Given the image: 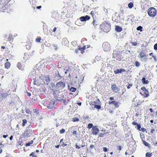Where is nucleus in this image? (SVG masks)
Returning <instances> with one entry per match:
<instances>
[{
	"label": "nucleus",
	"mask_w": 157,
	"mask_h": 157,
	"mask_svg": "<svg viewBox=\"0 0 157 157\" xmlns=\"http://www.w3.org/2000/svg\"><path fill=\"white\" fill-rule=\"evenodd\" d=\"M94 108L97 109H100L101 108V104L98 105H94Z\"/></svg>",
	"instance_id": "nucleus-27"
},
{
	"label": "nucleus",
	"mask_w": 157,
	"mask_h": 157,
	"mask_svg": "<svg viewBox=\"0 0 157 157\" xmlns=\"http://www.w3.org/2000/svg\"><path fill=\"white\" fill-rule=\"evenodd\" d=\"M94 146L93 145H91L90 146V148L91 149H93L94 148Z\"/></svg>",
	"instance_id": "nucleus-64"
},
{
	"label": "nucleus",
	"mask_w": 157,
	"mask_h": 157,
	"mask_svg": "<svg viewBox=\"0 0 157 157\" xmlns=\"http://www.w3.org/2000/svg\"><path fill=\"white\" fill-rule=\"evenodd\" d=\"M152 57L154 58V59L155 61H157V57L155 56L152 55Z\"/></svg>",
	"instance_id": "nucleus-57"
},
{
	"label": "nucleus",
	"mask_w": 157,
	"mask_h": 157,
	"mask_svg": "<svg viewBox=\"0 0 157 157\" xmlns=\"http://www.w3.org/2000/svg\"><path fill=\"white\" fill-rule=\"evenodd\" d=\"M71 44L72 45L75 46L76 45L77 43L76 41H73L71 42Z\"/></svg>",
	"instance_id": "nucleus-47"
},
{
	"label": "nucleus",
	"mask_w": 157,
	"mask_h": 157,
	"mask_svg": "<svg viewBox=\"0 0 157 157\" xmlns=\"http://www.w3.org/2000/svg\"><path fill=\"white\" fill-rule=\"evenodd\" d=\"M72 133L74 136H76L77 135V132L75 130H73Z\"/></svg>",
	"instance_id": "nucleus-52"
},
{
	"label": "nucleus",
	"mask_w": 157,
	"mask_h": 157,
	"mask_svg": "<svg viewBox=\"0 0 157 157\" xmlns=\"http://www.w3.org/2000/svg\"><path fill=\"white\" fill-rule=\"evenodd\" d=\"M142 82L143 84H147L148 83V81L147 80H146V79H142Z\"/></svg>",
	"instance_id": "nucleus-29"
},
{
	"label": "nucleus",
	"mask_w": 157,
	"mask_h": 157,
	"mask_svg": "<svg viewBox=\"0 0 157 157\" xmlns=\"http://www.w3.org/2000/svg\"><path fill=\"white\" fill-rule=\"evenodd\" d=\"M61 101H62L64 103L65 105H67V103H68V102L69 101V99H68L67 100V101H66L65 100V99H63V98L62 99V100H61Z\"/></svg>",
	"instance_id": "nucleus-36"
},
{
	"label": "nucleus",
	"mask_w": 157,
	"mask_h": 157,
	"mask_svg": "<svg viewBox=\"0 0 157 157\" xmlns=\"http://www.w3.org/2000/svg\"><path fill=\"white\" fill-rule=\"evenodd\" d=\"M149 91L148 90L146 89L144 91V96H145V97H148L149 96V94H148Z\"/></svg>",
	"instance_id": "nucleus-23"
},
{
	"label": "nucleus",
	"mask_w": 157,
	"mask_h": 157,
	"mask_svg": "<svg viewBox=\"0 0 157 157\" xmlns=\"http://www.w3.org/2000/svg\"><path fill=\"white\" fill-rule=\"evenodd\" d=\"M132 43V45L134 46H136L137 45V43L136 42H132L131 43Z\"/></svg>",
	"instance_id": "nucleus-56"
},
{
	"label": "nucleus",
	"mask_w": 157,
	"mask_h": 157,
	"mask_svg": "<svg viewBox=\"0 0 157 157\" xmlns=\"http://www.w3.org/2000/svg\"><path fill=\"white\" fill-rule=\"evenodd\" d=\"M92 130L93 131L92 132L93 134L96 135L98 133L99 130L97 126H94L92 128Z\"/></svg>",
	"instance_id": "nucleus-11"
},
{
	"label": "nucleus",
	"mask_w": 157,
	"mask_h": 157,
	"mask_svg": "<svg viewBox=\"0 0 157 157\" xmlns=\"http://www.w3.org/2000/svg\"><path fill=\"white\" fill-rule=\"evenodd\" d=\"M44 82H45V83L47 85H48V83L50 82V79H45Z\"/></svg>",
	"instance_id": "nucleus-40"
},
{
	"label": "nucleus",
	"mask_w": 157,
	"mask_h": 157,
	"mask_svg": "<svg viewBox=\"0 0 157 157\" xmlns=\"http://www.w3.org/2000/svg\"><path fill=\"white\" fill-rule=\"evenodd\" d=\"M140 65V63L138 61H136L135 62V65L137 67H138Z\"/></svg>",
	"instance_id": "nucleus-41"
},
{
	"label": "nucleus",
	"mask_w": 157,
	"mask_h": 157,
	"mask_svg": "<svg viewBox=\"0 0 157 157\" xmlns=\"http://www.w3.org/2000/svg\"><path fill=\"white\" fill-rule=\"evenodd\" d=\"M125 71V69H117L114 71V73L116 74L121 73L122 72Z\"/></svg>",
	"instance_id": "nucleus-16"
},
{
	"label": "nucleus",
	"mask_w": 157,
	"mask_h": 157,
	"mask_svg": "<svg viewBox=\"0 0 157 157\" xmlns=\"http://www.w3.org/2000/svg\"><path fill=\"white\" fill-rule=\"evenodd\" d=\"M53 95L56 101H61L63 98V95L62 91L59 90H56L53 92Z\"/></svg>",
	"instance_id": "nucleus-2"
},
{
	"label": "nucleus",
	"mask_w": 157,
	"mask_h": 157,
	"mask_svg": "<svg viewBox=\"0 0 157 157\" xmlns=\"http://www.w3.org/2000/svg\"><path fill=\"white\" fill-rule=\"evenodd\" d=\"M152 155V153L150 152H147L146 154V157H151Z\"/></svg>",
	"instance_id": "nucleus-30"
},
{
	"label": "nucleus",
	"mask_w": 157,
	"mask_h": 157,
	"mask_svg": "<svg viewBox=\"0 0 157 157\" xmlns=\"http://www.w3.org/2000/svg\"><path fill=\"white\" fill-rule=\"evenodd\" d=\"M62 144H61V145H64V146H66L68 144L67 143V142H63L62 143Z\"/></svg>",
	"instance_id": "nucleus-50"
},
{
	"label": "nucleus",
	"mask_w": 157,
	"mask_h": 157,
	"mask_svg": "<svg viewBox=\"0 0 157 157\" xmlns=\"http://www.w3.org/2000/svg\"><path fill=\"white\" fill-rule=\"evenodd\" d=\"M154 48L155 50H157V43L154 44Z\"/></svg>",
	"instance_id": "nucleus-51"
},
{
	"label": "nucleus",
	"mask_w": 157,
	"mask_h": 157,
	"mask_svg": "<svg viewBox=\"0 0 157 157\" xmlns=\"http://www.w3.org/2000/svg\"><path fill=\"white\" fill-rule=\"evenodd\" d=\"M157 11L154 7H151L147 10V13L148 15L152 17H155Z\"/></svg>",
	"instance_id": "nucleus-4"
},
{
	"label": "nucleus",
	"mask_w": 157,
	"mask_h": 157,
	"mask_svg": "<svg viewBox=\"0 0 157 157\" xmlns=\"http://www.w3.org/2000/svg\"><path fill=\"white\" fill-rule=\"evenodd\" d=\"M35 152H32L29 155V156H33L34 155H34L35 154Z\"/></svg>",
	"instance_id": "nucleus-54"
},
{
	"label": "nucleus",
	"mask_w": 157,
	"mask_h": 157,
	"mask_svg": "<svg viewBox=\"0 0 157 157\" xmlns=\"http://www.w3.org/2000/svg\"><path fill=\"white\" fill-rule=\"evenodd\" d=\"M41 38L40 37H38L36 39V41L37 42L41 43Z\"/></svg>",
	"instance_id": "nucleus-38"
},
{
	"label": "nucleus",
	"mask_w": 157,
	"mask_h": 157,
	"mask_svg": "<svg viewBox=\"0 0 157 157\" xmlns=\"http://www.w3.org/2000/svg\"><path fill=\"white\" fill-rule=\"evenodd\" d=\"M103 50L105 51H109L110 50V46L109 44L107 42L104 43L102 44Z\"/></svg>",
	"instance_id": "nucleus-7"
},
{
	"label": "nucleus",
	"mask_w": 157,
	"mask_h": 157,
	"mask_svg": "<svg viewBox=\"0 0 157 157\" xmlns=\"http://www.w3.org/2000/svg\"><path fill=\"white\" fill-rule=\"evenodd\" d=\"M5 68L7 69H8L10 67V64L9 62H7L5 63Z\"/></svg>",
	"instance_id": "nucleus-24"
},
{
	"label": "nucleus",
	"mask_w": 157,
	"mask_h": 157,
	"mask_svg": "<svg viewBox=\"0 0 157 157\" xmlns=\"http://www.w3.org/2000/svg\"><path fill=\"white\" fill-rule=\"evenodd\" d=\"M55 104V101H50L49 102V103L48 104V105L54 106Z\"/></svg>",
	"instance_id": "nucleus-35"
},
{
	"label": "nucleus",
	"mask_w": 157,
	"mask_h": 157,
	"mask_svg": "<svg viewBox=\"0 0 157 157\" xmlns=\"http://www.w3.org/2000/svg\"><path fill=\"white\" fill-rule=\"evenodd\" d=\"M87 8H85L84 9H83V11L84 12H86L87 11Z\"/></svg>",
	"instance_id": "nucleus-63"
},
{
	"label": "nucleus",
	"mask_w": 157,
	"mask_h": 157,
	"mask_svg": "<svg viewBox=\"0 0 157 157\" xmlns=\"http://www.w3.org/2000/svg\"><path fill=\"white\" fill-rule=\"evenodd\" d=\"M111 89L113 91L116 93L117 92L120 90V89L117 86V85L114 83H112L111 84Z\"/></svg>",
	"instance_id": "nucleus-10"
},
{
	"label": "nucleus",
	"mask_w": 157,
	"mask_h": 157,
	"mask_svg": "<svg viewBox=\"0 0 157 157\" xmlns=\"http://www.w3.org/2000/svg\"><path fill=\"white\" fill-rule=\"evenodd\" d=\"M72 121L73 122H78L79 121V119L77 117H74L72 118Z\"/></svg>",
	"instance_id": "nucleus-37"
},
{
	"label": "nucleus",
	"mask_w": 157,
	"mask_h": 157,
	"mask_svg": "<svg viewBox=\"0 0 157 157\" xmlns=\"http://www.w3.org/2000/svg\"><path fill=\"white\" fill-rule=\"evenodd\" d=\"M94 126H93V125L91 123H89L88 125L87 128L89 129H90L91 128H92Z\"/></svg>",
	"instance_id": "nucleus-39"
},
{
	"label": "nucleus",
	"mask_w": 157,
	"mask_h": 157,
	"mask_svg": "<svg viewBox=\"0 0 157 157\" xmlns=\"http://www.w3.org/2000/svg\"><path fill=\"white\" fill-rule=\"evenodd\" d=\"M93 23L94 27H96L97 25V22L95 20L93 21Z\"/></svg>",
	"instance_id": "nucleus-48"
},
{
	"label": "nucleus",
	"mask_w": 157,
	"mask_h": 157,
	"mask_svg": "<svg viewBox=\"0 0 157 157\" xmlns=\"http://www.w3.org/2000/svg\"><path fill=\"white\" fill-rule=\"evenodd\" d=\"M121 53L120 51H118V49L114 50L113 53V58H115L118 57V55Z\"/></svg>",
	"instance_id": "nucleus-13"
},
{
	"label": "nucleus",
	"mask_w": 157,
	"mask_h": 157,
	"mask_svg": "<svg viewBox=\"0 0 157 157\" xmlns=\"http://www.w3.org/2000/svg\"><path fill=\"white\" fill-rule=\"evenodd\" d=\"M140 58V60L142 61H143L146 62L147 59V56L144 57H143V58Z\"/></svg>",
	"instance_id": "nucleus-31"
},
{
	"label": "nucleus",
	"mask_w": 157,
	"mask_h": 157,
	"mask_svg": "<svg viewBox=\"0 0 157 157\" xmlns=\"http://www.w3.org/2000/svg\"><path fill=\"white\" fill-rule=\"evenodd\" d=\"M136 128H137L138 129L140 130V128H141V126L140 125V124H138L137 125H136Z\"/></svg>",
	"instance_id": "nucleus-46"
},
{
	"label": "nucleus",
	"mask_w": 157,
	"mask_h": 157,
	"mask_svg": "<svg viewBox=\"0 0 157 157\" xmlns=\"http://www.w3.org/2000/svg\"><path fill=\"white\" fill-rule=\"evenodd\" d=\"M72 69L70 70V71H69V78H77L78 77L75 75V74L77 72V71L75 70L74 68H72Z\"/></svg>",
	"instance_id": "nucleus-5"
},
{
	"label": "nucleus",
	"mask_w": 157,
	"mask_h": 157,
	"mask_svg": "<svg viewBox=\"0 0 157 157\" xmlns=\"http://www.w3.org/2000/svg\"><path fill=\"white\" fill-rule=\"evenodd\" d=\"M142 28L143 27L141 26H139L136 29L138 31H140V32H142Z\"/></svg>",
	"instance_id": "nucleus-34"
},
{
	"label": "nucleus",
	"mask_w": 157,
	"mask_h": 157,
	"mask_svg": "<svg viewBox=\"0 0 157 157\" xmlns=\"http://www.w3.org/2000/svg\"><path fill=\"white\" fill-rule=\"evenodd\" d=\"M86 46H84L83 47H81L79 46V50L81 51V53L83 54L84 52V50L86 49Z\"/></svg>",
	"instance_id": "nucleus-20"
},
{
	"label": "nucleus",
	"mask_w": 157,
	"mask_h": 157,
	"mask_svg": "<svg viewBox=\"0 0 157 157\" xmlns=\"http://www.w3.org/2000/svg\"><path fill=\"white\" fill-rule=\"evenodd\" d=\"M80 19H78L77 21H76L75 22V24L76 25H77L78 26H80L82 25L80 23Z\"/></svg>",
	"instance_id": "nucleus-28"
},
{
	"label": "nucleus",
	"mask_w": 157,
	"mask_h": 157,
	"mask_svg": "<svg viewBox=\"0 0 157 157\" xmlns=\"http://www.w3.org/2000/svg\"><path fill=\"white\" fill-rule=\"evenodd\" d=\"M109 104H112L114 105L116 107H118L119 106L118 102H117L115 101L110 102Z\"/></svg>",
	"instance_id": "nucleus-18"
},
{
	"label": "nucleus",
	"mask_w": 157,
	"mask_h": 157,
	"mask_svg": "<svg viewBox=\"0 0 157 157\" xmlns=\"http://www.w3.org/2000/svg\"><path fill=\"white\" fill-rule=\"evenodd\" d=\"M25 112L28 114V115L26 116L27 117H29L30 116H31V120L29 122L32 123L33 121L34 120L35 118L34 117H32V112L29 109L26 108L25 109Z\"/></svg>",
	"instance_id": "nucleus-9"
},
{
	"label": "nucleus",
	"mask_w": 157,
	"mask_h": 157,
	"mask_svg": "<svg viewBox=\"0 0 157 157\" xmlns=\"http://www.w3.org/2000/svg\"><path fill=\"white\" fill-rule=\"evenodd\" d=\"M76 90V88L71 87L69 89V91H71L72 92H74Z\"/></svg>",
	"instance_id": "nucleus-33"
},
{
	"label": "nucleus",
	"mask_w": 157,
	"mask_h": 157,
	"mask_svg": "<svg viewBox=\"0 0 157 157\" xmlns=\"http://www.w3.org/2000/svg\"><path fill=\"white\" fill-rule=\"evenodd\" d=\"M56 72H55V73L56 74V76L55 75V77H54V78L59 77L62 78L63 77H67V75L66 74H67V72H69V70H68V69H64V70L63 71V74H61V73H59L58 71H56Z\"/></svg>",
	"instance_id": "nucleus-3"
},
{
	"label": "nucleus",
	"mask_w": 157,
	"mask_h": 157,
	"mask_svg": "<svg viewBox=\"0 0 157 157\" xmlns=\"http://www.w3.org/2000/svg\"><path fill=\"white\" fill-rule=\"evenodd\" d=\"M132 124L134 125H136L138 124L137 123L135 122V121H133V122L132 123Z\"/></svg>",
	"instance_id": "nucleus-55"
},
{
	"label": "nucleus",
	"mask_w": 157,
	"mask_h": 157,
	"mask_svg": "<svg viewBox=\"0 0 157 157\" xmlns=\"http://www.w3.org/2000/svg\"><path fill=\"white\" fill-rule=\"evenodd\" d=\"M65 84L64 82L60 81L56 83V87L57 88H58L59 87H64L65 86Z\"/></svg>",
	"instance_id": "nucleus-14"
},
{
	"label": "nucleus",
	"mask_w": 157,
	"mask_h": 157,
	"mask_svg": "<svg viewBox=\"0 0 157 157\" xmlns=\"http://www.w3.org/2000/svg\"><path fill=\"white\" fill-rule=\"evenodd\" d=\"M84 147V145H81V146H78V145H76V148H80L81 147Z\"/></svg>",
	"instance_id": "nucleus-58"
},
{
	"label": "nucleus",
	"mask_w": 157,
	"mask_h": 157,
	"mask_svg": "<svg viewBox=\"0 0 157 157\" xmlns=\"http://www.w3.org/2000/svg\"><path fill=\"white\" fill-rule=\"evenodd\" d=\"M65 132V130L63 128L62 129L60 130L59 131V132L61 134Z\"/></svg>",
	"instance_id": "nucleus-49"
},
{
	"label": "nucleus",
	"mask_w": 157,
	"mask_h": 157,
	"mask_svg": "<svg viewBox=\"0 0 157 157\" xmlns=\"http://www.w3.org/2000/svg\"><path fill=\"white\" fill-rule=\"evenodd\" d=\"M28 77L29 78H50L49 77L45 75L44 73H42L39 72L38 70H36L33 69L29 73Z\"/></svg>",
	"instance_id": "nucleus-1"
},
{
	"label": "nucleus",
	"mask_w": 157,
	"mask_h": 157,
	"mask_svg": "<svg viewBox=\"0 0 157 157\" xmlns=\"http://www.w3.org/2000/svg\"><path fill=\"white\" fill-rule=\"evenodd\" d=\"M142 141L143 142V143L145 146H148L149 145V144L145 140H142Z\"/></svg>",
	"instance_id": "nucleus-44"
},
{
	"label": "nucleus",
	"mask_w": 157,
	"mask_h": 157,
	"mask_svg": "<svg viewBox=\"0 0 157 157\" xmlns=\"http://www.w3.org/2000/svg\"><path fill=\"white\" fill-rule=\"evenodd\" d=\"M33 131L30 129H28L24 133V136L28 138L30 137L32 135Z\"/></svg>",
	"instance_id": "nucleus-8"
},
{
	"label": "nucleus",
	"mask_w": 157,
	"mask_h": 157,
	"mask_svg": "<svg viewBox=\"0 0 157 157\" xmlns=\"http://www.w3.org/2000/svg\"><path fill=\"white\" fill-rule=\"evenodd\" d=\"M31 145V144L29 142H28L25 145L26 146H29Z\"/></svg>",
	"instance_id": "nucleus-59"
},
{
	"label": "nucleus",
	"mask_w": 157,
	"mask_h": 157,
	"mask_svg": "<svg viewBox=\"0 0 157 157\" xmlns=\"http://www.w3.org/2000/svg\"><path fill=\"white\" fill-rule=\"evenodd\" d=\"M56 126L57 127L62 124L63 120L62 119H61L58 120H56Z\"/></svg>",
	"instance_id": "nucleus-17"
},
{
	"label": "nucleus",
	"mask_w": 157,
	"mask_h": 157,
	"mask_svg": "<svg viewBox=\"0 0 157 157\" xmlns=\"http://www.w3.org/2000/svg\"><path fill=\"white\" fill-rule=\"evenodd\" d=\"M17 67L19 69H21V70H23V67L22 66L21 63H18L17 64Z\"/></svg>",
	"instance_id": "nucleus-21"
},
{
	"label": "nucleus",
	"mask_w": 157,
	"mask_h": 157,
	"mask_svg": "<svg viewBox=\"0 0 157 157\" xmlns=\"http://www.w3.org/2000/svg\"><path fill=\"white\" fill-rule=\"evenodd\" d=\"M146 89V88L144 87H142L141 88V90H143L144 91Z\"/></svg>",
	"instance_id": "nucleus-61"
},
{
	"label": "nucleus",
	"mask_w": 157,
	"mask_h": 157,
	"mask_svg": "<svg viewBox=\"0 0 157 157\" xmlns=\"http://www.w3.org/2000/svg\"><path fill=\"white\" fill-rule=\"evenodd\" d=\"M34 84L37 86H40L41 84L43 85L44 83H45V82L44 80H43V79H33Z\"/></svg>",
	"instance_id": "nucleus-6"
},
{
	"label": "nucleus",
	"mask_w": 157,
	"mask_h": 157,
	"mask_svg": "<svg viewBox=\"0 0 157 157\" xmlns=\"http://www.w3.org/2000/svg\"><path fill=\"white\" fill-rule=\"evenodd\" d=\"M115 29L116 31L117 32H120L122 30V28L119 26H116Z\"/></svg>",
	"instance_id": "nucleus-22"
},
{
	"label": "nucleus",
	"mask_w": 157,
	"mask_h": 157,
	"mask_svg": "<svg viewBox=\"0 0 157 157\" xmlns=\"http://www.w3.org/2000/svg\"><path fill=\"white\" fill-rule=\"evenodd\" d=\"M147 55L145 53V52L144 51H142L140 52L139 54V57L140 58H143L145 57H147Z\"/></svg>",
	"instance_id": "nucleus-15"
},
{
	"label": "nucleus",
	"mask_w": 157,
	"mask_h": 157,
	"mask_svg": "<svg viewBox=\"0 0 157 157\" xmlns=\"http://www.w3.org/2000/svg\"><path fill=\"white\" fill-rule=\"evenodd\" d=\"M51 86L52 87H53V86H55V82H52L51 83Z\"/></svg>",
	"instance_id": "nucleus-62"
},
{
	"label": "nucleus",
	"mask_w": 157,
	"mask_h": 157,
	"mask_svg": "<svg viewBox=\"0 0 157 157\" xmlns=\"http://www.w3.org/2000/svg\"><path fill=\"white\" fill-rule=\"evenodd\" d=\"M23 123H22V125L23 126H24L25 124L27 123V121L26 120V119H23L22 121Z\"/></svg>",
	"instance_id": "nucleus-43"
},
{
	"label": "nucleus",
	"mask_w": 157,
	"mask_h": 157,
	"mask_svg": "<svg viewBox=\"0 0 157 157\" xmlns=\"http://www.w3.org/2000/svg\"><path fill=\"white\" fill-rule=\"evenodd\" d=\"M90 17L86 15L85 16H82L79 18V19L81 21H85L87 20H89L90 19Z\"/></svg>",
	"instance_id": "nucleus-12"
},
{
	"label": "nucleus",
	"mask_w": 157,
	"mask_h": 157,
	"mask_svg": "<svg viewBox=\"0 0 157 157\" xmlns=\"http://www.w3.org/2000/svg\"><path fill=\"white\" fill-rule=\"evenodd\" d=\"M132 84H129L128 85V86H127V88L128 89H129L130 88L132 87Z\"/></svg>",
	"instance_id": "nucleus-60"
},
{
	"label": "nucleus",
	"mask_w": 157,
	"mask_h": 157,
	"mask_svg": "<svg viewBox=\"0 0 157 157\" xmlns=\"http://www.w3.org/2000/svg\"><path fill=\"white\" fill-rule=\"evenodd\" d=\"M93 103H94V105H98L100 104V102L99 99H96L95 101Z\"/></svg>",
	"instance_id": "nucleus-25"
},
{
	"label": "nucleus",
	"mask_w": 157,
	"mask_h": 157,
	"mask_svg": "<svg viewBox=\"0 0 157 157\" xmlns=\"http://www.w3.org/2000/svg\"><path fill=\"white\" fill-rule=\"evenodd\" d=\"M67 42H68L66 38H64L63 39L62 42L63 44L67 46H67H68V43H67Z\"/></svg>",
	"instance_id": "nucleus-19"
},
{
	"label": "nucleus",
	"mask_w": 157,
	"mask_h": 157,
	"mask_svg": "<svg viewBox=\"0 0 157 157\" xmlns=\"http://www.w3.org/2000/svg\"><path fill=\"white\" fill-rule=\"evenodd\" d=\"M0 94H1V96H2V98H6L7 97V94L6 93H1V92H0Z\"/></svg>",
	"instance_id": "nucleus-26"
},
{
	"label": "nucleus",
	"mask_w": 157,
	"mask_h": 157,
	"mask_svg": "<svg viewBox=\"0 0 157 157\" xmlns=\"http://www.w3.org/2000/svg\"><path fill=\"white\" fill-rule=\"evenodd\" d=\"M128 6L129 8L131 9L133 7V4L132 2H130L128 4Z\"/></svg>",
	"instance_id": "nucleus-32"
},
{
	"label": "nucleus",
	"mask_w": 157,
	"mask_h": 157,
	"mask_svg": "<svg viewBox=\"0 0 157 157\" xmlns=\"http://www.w3.org/2000/svg\"><path fill=\"white\" fill-rule=\"evenodd\" d=\"M103 151L105 152H107L108 149L106 147H103Z\"/></svg>",
	"instance_id": "nucleus-53"
},
{
	"label": "nucleus",
	"mask_w": 157,
	"mask_h": 157,
	"mask_svg": "<svg viewBox=\"0 0 157 157\" xmlns=\"http://www.w3.org/2000/svg\"><path fill=\"white\" fill-rule=\"evenodd\" d=\"M53 105H49L48 104L47 108L48 109H52L53 107Z\"/></svg>",
	"instance_id": "nucleus-42"
},
{
	"label": "nucleus",
	"mask_w": 157,
	"mask_h": 157,
	"mask_svg": "<svg viewBox=\"0 0 157 157\" xmlns=\"http://www.w3.org/2000/svg\"><path fill=\"white\" fill-rule=\"evenodd\" d=\"M108 132H106V133H100V134L99 135V136L101 137H103L104 136H105L106 134L108 133Z\"/></svg>",
	"instance_id": "nucleus-45"
}]
</instances>
